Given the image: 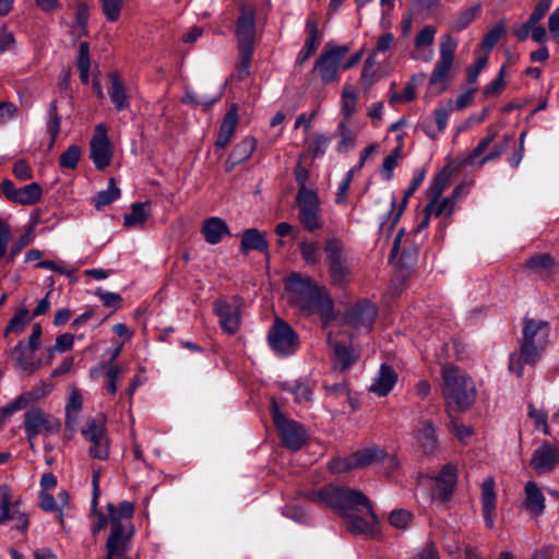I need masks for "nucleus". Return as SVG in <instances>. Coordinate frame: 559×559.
Returning a JSON list of instances; mask_svg holds the SVG:
<instances>
[{"label":"nucleus","instance_id":"obj_1","mask_svg":"<svg viewBox=\"0 0 559 559\" xmlns=\"http://www.w3.org/2000/svg\"><path fill=\"white\" fill-rule=\"evenodd\" d=\"M309 498L338 509L353 534L371 533L378 523L369 499L360 491L349 488L324 487L310 493Z\"/></svg>","mask_w":559,"mask_h":559},{"label":"nucleus","instance_id":"obj_2","mask_svg":"<svg viewBox=\"0 0 559 559\" xmlns=\"http://www.w3.org/2000/svg\"><path fill=\"white\" fill-rule=\"evenodd\" d=\"M108 519L100 514L95 524L94 532L103 530L110 524L109 536L106 542V559H122L130 549L134 534L132 518L134 506L129 501H122L118 506L108 504Z\"/></svg>","mask_w":559,"mask_h":559},{"label":"nucleus","instance_id":"obj_3","mask_svg":"<svg viewBox=\"0 0 559 559\" xmlns=\"http://www.w3.org/2000/svg\"><path fill=\"white\" fill-rule=\"evenodd\" d=\"M285 288L289 301L302 313H318L324 322L333 319V301L324 287L309 276L293 273L286 277Z\"/></svg>","mask_w":559,"mask_h":559},{"label":"nucleus","instance_id":"obj_4","mask_svg":"<svg viewBox=\"0 0 559 559\" xmlns=\"http://www.w3.org/2000/svg\"><path fill=\"white\" fill-rule=\"evenodd\" d=\"M549 324L546 321L525 319L523 342L519 352L510 355L509 370L522 377L524 367H533L548 343Z\"/></svg>","mask_w":559,"mask_h":559},{"label":"nucleus","instance_id":"obj_5","mask_svg":"<svg viewBox=\"0 0 559 559\" xmlns=\"http://www.w3.org/2000/svg\"><path fill=\"white\" fill-rule=\"evenodd\" d=\"M442 395L449 412H464L475 401L476 388L465 372L453 365L442 368Z\"/></svg>","mask_w":559,"mask_h":559},{"label":"nucleus","instance_id":"obj_6","mask_svg":"<svg viewBox=\"0 0 559 559\" xmlns=\"http://www.w3.org/2000/svg\"><path fill=\"white\" fill-rule=\"evenodd\" d=\"M236 37L240 55L237 74L239 79L242 80L250 73L255 38V8L249 3H242L240 5Z\"/></svg>","mask_w":559,"mask_h":559},{"label":"nucleus","instance_id":"obj_7","mask_svg":"<svg viewBox=\"0 0 559 559\" xmlns=\"http://www.w3.org/2000/svg\"><path fill=\"white\" fill-rule=\"evenodd\" d=\"M61 428L59 419L38 407H32L24 414V430L29 443V448L34 450V440L39 435H53Z\"/></svg>","mask_w":559,"mask_h":559},{"label":"nucleus","instance_id":"obj_8","mask_svg":"<svg viewBox=\"0 0 559 559\" xmlns=\"http://www.w3.org/2000/svg\"><path fill=\"white\" fill-rule=\"evenodd\" d=\"M456 46L457 40L450 34H445L440 38L439 59L429 80L431 85H438L441 90L445 88L454 62Z\"/></svg>","mask_w":559,"mask_h":559},{"label":"nucleus","instance_id":"obj_9","mask_svg":"<svg viewBox=\"0 0 559 559\" xmlns=\"http://www.w3.org/2000/svg\"><path fill=\"white\" fill-rule=\"evenodd\" d=\"M348 51L346 45H326L314 64V70L323 83L329 84L338 80V69L342 68V60Z\"/></svg>","mask_w":559,"mask_h":559},{"label":"nucleus","instance_id":"obj_10","mask_svg":"<svg viewBox=\"0 0 559 559\" xmlns=\"http://www.w3.org/2000/svg\"><path fill=\"white\" fill-rule=\"evenodd\" d=\"M377 317V308L367 300L358 301L352 307L344 317V326H338L343 333L347 334L350 329L356 334H364L371 331L373 321Z\"/></svg>","mask_w":559,"mask_h":559},{"label":"nucleus","instance_id":"obj_11","mask_svg":"<svg viewBox=\"0 0 559 559\" xmlns=\"http://www.w3.org/2000/svg\"><path fill=\"white\" fill-rule=\"evenodd\" d=\"M82 436L91 442L88 453L92 457L107 460L109 456V440L104 418L87 419L82 429Z\"/></svg>","mask_w":559,"mask_h":559},{"label":"nucleus","instance_id":"obj_12","mask_svg":"<svg viewBox=\"0 0 559 559\" xmlns=\"http://www.w3.org/2000/svg\"><path fill=\"white\" fill-rule=\"evenodd\" d=\"M273 421L281 435L282 441L286 448L298 450L306 440V433L302 427L296 421L287 419L280 411L278 404L272 400Z\"/></svg>","mask_w":559,"mask_h":559},{"label":"nucleus","instance_id":"obj_13","mask_svg":"<svg viewBox=\"0 0 559 559\" xmlns=\"http://www.w3.org/2000/svg\"><path fill=\"white\" fill-rule=\"evenodd\" d=\"M329 272L335 283H341L350 272V266L342 240L330 238L324 247Z\"/></svg>","mask_w":559,"mask_h":559},{"label":"nucleus","instance_id":"obj_14","mask_svg":"<svg viewBox=\"0 0 559 559\" xmlns=\"http://www.w3.org/2000/svg\"><path fill=\"white\" fill-rule=\"evenodd\" d=\"M299 222L310 231L318 230L321 224V206L317 191H302L297 193Z\"/></svg>","mask_w":559,"mask_h":559},{"label":"nucleus","instance_id":"obj_15","mask_svg":"<svg viewBox=\"0 0 559 559\" xmlns=\"http://www.w3.org/2000/svg\"><path fill=\"white\" fill-rule=\"evenodd\" d=\"M267 341L274 352L280 355H290L298 348V336L289 324L275 319L267 334Z\"/></svg>","mask_w":559,"mask_h":559},{"label":"nucleus","instance_id":"obj_16","mask_svg":"<svg viewBox=\"0 0 559 559\" xmlns=\"http://www.w3.org/2000/svg\"><path fill=\"white\" fill-rule=\"evenodd\" d=\"M497 131L493 129H488V134L484 139L479 141L477 146L471 152V154L465 158V165H477L484 166L486 163L498 159L502 153L507 150L508 143L510 141L509 136H504L503 140L497 143L491 152L484 155L481 158L477 159L479 156L484 154V152L488 148L491 142L496 139Z\"/></svg>","mask_w":559,"mask_h":559},{"label":"nucleus","instance_id":"obj_17","mask_svg":"<svg viewBox=\"0 0 559 559\" xmlns=\"http://www.w3.org/2000/svg\"><path fill=\"white\" fill-rule=\"evenodd\" d=\"M90 157L95 167L99 170L110 165L112 148L107 135V128L104 123L95 127V133L90 143Z\"/></svg>","mask_w":559,"mask_h":559},{"label":"nucleus","instance_id":"obj_18","mask_svg":"<svg viewBox=\"0 0 559 559\" xmlns=\"http://www.w3.org/2000/svg\"><path fill=\"white\" fill-rule=\"evenodd\" d=\"M343 331L340 328H333L328 333V343L334 353L335 367L345 370L349 368L356 360L348 336H343Z\"/></svg>","mask_w":559,"mask_h":559},{"label":"nucleus","instance_id":"obj_19","mask_svg":"<svg viewBox=\"0 0 559 559\" xmlns=\"http://www.w3.org/2000/svg\"><path fill=\"white\" fill-rule=\"evenodd\" d=\"M433 479L435 486L431 489V499L440 503L447 502L453 495L456 486L457 466L453 463L444 464Z\"/></svg>","mask_w":559,"mask_h":559},{"label":"nucleus","instance_id":"obj_20","mask_svg":"<svg viewBox=\"0 0 559 559\" xmlns=\"http://www.w3.org/2000/svg\"><path fill=\"white\" fill-rule=\"evenodd\" d=\"M214 312L219 319V325L224 332L235 334L240 326V309L236 300H217L214 304Z\"/></svg>","mask_w":559,"mask_h":559},{"label":"nucleus","instance_id":"obj_21","mask_svg":"<svg viewBox=\"0 0 559 559\" xmlns=\"http://www.w3.org/2000/svg\"><path fill=\"white\" fill-rule=\"evenodd\" d=\"M495 486L493 477L486 478L480 486L481 511L487 528H492L495 525L497 511V492Z\"/></svg>","mask_w":559,"mask_h":559},{"label":"nucleus","instance_id":"obj_22","mask_svg":"<svg viewBox=\"0 0 559 559\" xmlns=\"http://www.w3.org/2000/svg\"><path fill=\"white\" fill-rule=\"evenodd\" d=\"M559 463V452L548 442L537 448L531 459V466L537 474L550 472Z\"/></svg>","mask_w":559,"mask_h":559},{"label":"nucleus","instance_id":"obj_23","mask_svg":"<svg viewBox=\"0 0 559 559\" xmlns=\"http://www.w3.org/2000/svg\"><path fill=\"white\" fill-rule=\"evenodd\" d=\"M35 349L28 347L23 341L16 344L13 350V359L19 371L32 374L40 367L41 361L35 358Z\"/></svg>","mask_w":559,"mask_h":559},{"label":"nucleus","instance_id":"obj_24","mask_svg":"<svg viewBox=\"0 0 559 559\" xmlns=\"http://www.w3.org/2000/svg\"><path fill=\"white\" fill-rule=\"evenodd\" d=\"M380 461L388 462L391 467L397 465V460L394 456L386 455L383 450L377 447L366 448L353 454L355 468H364Z\"/></svg>","mask_w":559,"mask_h":559},{"label":"nucleus","instance_id":"obj_25","mask_svg":"<svg viewBox=\"0 0 559 559\" xmlns=\"http://www.w3.org/2000/svg\"><path fill=\"white\" fill-rule=\"evenodd\" d=\"M110 86L108 87V96L116 110L122 111L130 108V97L124 81L116 72L108 74Z\"/></svg>","mask_w":559,"mask_h":559},{"label":"nucleus","instance_id":"obj_26","mask_svg":"<svg viewBox=\"0 0 559 559\" xmlns=\"http://www.w3.org/2000/svg\"><path fill=\"white\" fill-rule=\"evenodd\" d=\"M437 29L432 25H426L415 37V51L414 59L423 60L425 62L431 61L433 51L431 45L435 39Z\"/></svg>","mask_w":559,"mask_h":559},{"label":"nucleus","instance_id":"obj_27","mask_svg":"<svg viewBox=\"0 0 559 559\" xmlns=\"http://www.w3.org/2000/svg\"><path fill=\"white\" fill-rule=\"evenodd\" d=\"M8 521H13V527L21 532H24L28 526L27 515L15 508L11 509L9 493L8 491H3L0 500V524H4Z\"/></svg>","mask_w":559,"mask_h":559},{"label":"nucleus","instance_id":"obj_28","mask_svg":"<svg viewBox=\"0 0 559 559\" xmlns=\"http://www.w3.org/2000/svg\"><path fill=\"white\" fill-rule=\"evenodd\" d=\"M523 508L537 516L545 512V497L535 481L530 480L524 486Z\"/></svg>","mask_w":559,"mask_h":559},{"label":"nucleus","instance_id":"obj_29","mask_svg":"<svg viewBox=\"0 0 559 559\" xmlns=\"http://www.w3.org/2000/svg\"><path fill=\"white\" fill-rule=\"evenodd\" d=\"M257 147V141L252 136H246L237 143L226 160V170L231 171L239 164L248 160Z\"/></svg>","mask_w":559,"mask_h":559},{"label":"nucleus","instance_id":"obj_30","mask_svg":"<svg viewBox=\"0 0 559 559\" xmlns=\"http://www.w3.org/2000/svg\"><path fill=\"white\" fill-rule=\"evenodd\" d=\"M238 124V108L237 105L233 104L225 115L215 141L217 148H225L230 142Z\"/></svg>","mask_w":559,"mask_h":559},{"label":"nucleus","instance_id":"obj_31","mask_svg":"<svg viewBox=\"0 0 559 559\" xmlns=\"http://www.w3.org/2000/svg\"><path fill=\"white\" fill-rule=\"evenodd\" d=\"M396 380L397 374L394 369L388 365H382L370 390L379 396H385L393 389Z\"/></svg>","mask_w":559,"mask_h":559},{"label":"nucleus","instance_id":"obj_32","mask_svg":"<svg viewBox=\"0 0 559 559\" xmlns=\"http://www.w3.org/2000/svg\"><path fill=\"white\" fill-rule=\"evenodd\" d=\"M202 234L206 242L216 245L222 241L224 236L229 235V228L224 219L213 216L203 223Z\"/></svg>","mask_w":559,"mask_h":559},{"label":"nucleus","instance_id":"obj_33","mask_svg":"<svg viewBox=\"0 0 559 559\" xmlns=\"http://www.w3.org/2000/svg\"><path fill=\"white\" fill-rule=\"evenodd\" d=\"M416 440L425 453H432L438 448V438L435 425L429 421H423L416 431Z\"/></svg>","mask_w":559,"mask_h":559},{"label":"nucleus","instance_id":"obj_34","mask_svg":"<svg viewBox=\"0 0 559 559\" xmlns=\"http://www.w3.org/2000/svg\"><path fill=\"white\" fill-rule=\"evenodd\" d=\"M267 240L265 234L260 233L255 228L246 229L242 234L240 250L248 253L250 250L267 251Z\"/></svg>","mask_w":559,"mask_h":559},{"label":"nucleus","instance_id":"obj_35","mask_svg":"<svg viewBox=\"0 0 559 559\" xmlns=\"http://www.w3.org/2000/svg\"><path fill=\"white\" fill-rule=\"evenodd\" d=\"M306 27L308 32V37L305 41L304 48L301 49L297 58V61L300 64L304 63L312 53H314L319 44V32L317 22L313 19L308 17Z\"/></svg>","mask_w":559,"mask_h":559},{"label":"nucleus","instance_id":"obj_36","mask_svg":"<svg viewBox=\"0 0 559 559\" xmlns=\"http://www.w3.org/2000/svg\"><path fill=\"white\" fill-rule=\"evenodd\" d=\"M481 12V4L475 3L464 10H462L456 17L452 21L451 29L454 32H462L468 27Z\"/></svg>","mask_w":559,"mask_h":559},{"label":"nucleus","instance_id":"obj_37","mask_svg":"<svg viewBox=\"0 0 559 559\" xmlns=\"http://www.w3.org/2000/svg\"><path fill=\"white\" fill-rule=\"evenodd\" d=\"M83 406V397L79 390L73 389L68 397L66 405V425L67 427H74L78 420V415Z\"/></svg>","mask_w":559,"mask_h":559},{"label":"nucleus","instance_id":"obj_38","mask_svg":"<svg viewBox=\"0 0 559 559\" xmlns=\"http://www.w3.org/2000/svg\"><path fill=\"white\" fill-rule=\"evenodd\" d=\"M43 195V189L39 183L32 182L20 189H17L14 203L22 205H33L40 200Z\"/></svg>","mask_w":559,"mask_h":559},{"label":"nucleus","instance_id":"obj_39","mask_svg":"<svg viewBox=\"0 0 559 559\" xmlns=\"http://www.w3.org/2000/svg\"><path fill=\"white\" fill-rule=\"evenodd\" d=\"M358 95L350 84L343 87L341 97V112L345 119H349L356 112Z\"/></svg>","mask_w":559,"mask_h":559},{"label":"nucleus","instance_id":"obj_40","mask_svg":"<svg viewBox=\"0 0 559 559\" xmlns=\"http://www.w3.org/2000/svg\"><path fill=\"white\" fill-rule=\"evenodd\" d=\"M147 205L148 203H133L131 206V212L126 214L123 217L124 226L129 228L142 227L150 215L145 210Z\"/></svg>","mask_w":559,"mask_h":559},{"label":"nucleus","instance_id":"obj_41","mask_svg":"<svg viewBox=\"0 0 559 559\" xmlns=\"http://www.w3.org/2000/svg\"><path fill=\"white\" fill-rule=\"evenodd\" d=\"M52 390V385L48 382L40 381L32 390L17 396V404L24 402L25 406L47 396Z\"/></svg>","mask_w":559,"mask_h":559},{"label":"nucleus","instance_id":"obj_42","mask_svg":"<svg viewBox=\"0 0 559 559\" xmlns=\"http://www.w3.org/2000/svg\"><path fill=\"white\" fill-rule=\"evenodd\" d=\"M527 408V416L532 420L535 429L546 436L550 435L547 412L543 408H537L533 403H528Z\"/></svg>","mask_w":559,"mask_h":559},{"label":"nucleus","instance_id":"obj_43","mask_svg":"<svg viewBox=\"0 0 559 559\" xmlns=\"http://www.w3.org/2000/svg\"><path fill=\"white\" fill-rule=\"evenodd\" d=\"M120 189L117 187L114 178H110L106 190L97 193L95 197V206L100 209L103 206L111 204L114 201L120 198Z\"/></svg>","mask_w":559,"mask_h":559},{"label":"nucleus","instance_id":"obj_44","mask_svg":"<svg viewBox=\"0 0 559 559\" xmlns=\"http://www.w3.org/2000/svg\"><path fill=\"white\" fill-rule=\"evenodd\" d=\"M427 207L428 214H433L435 217H439L441 215L450 217L454 211L455 202L453 198L447 197L441 201L439 199L437 201L430 200Z\"/></svg>","mask_w":559,"mask_h":559},{"label":"nucleus","instance_id":"obj_45","mask_svg":"<svg viewBox=\"0 0 559 559\" xmlns=\"http://www.w3.org/2000/svg\"><path fill=\"white\" fill-rule=\"evenodd\" d=\"M554 262L549 254H539L526 261L525 266L531 273L548 274Z\"/></svg>","mask_w":559,"mask_h":559},{"label":"nucleus","instance_id":"obj_46","mask_svg":"<svg viewBox=\"0 0 559 559\" xmlns=\"http://www.w3.org/2000/svg\"><path fill=\"white\" fill-rule=\"evenodd\" d=\"M47 132L50 135L49 148L55 144V141L60 132V117L57 111V103L52 100L48 108V118L46 121Z\"/></svg>","mask_w":559,"mask_h":559},{"label":"nucleus","instance_id":"obj_47","mask_svg":"<svg viewBox=\"0 0 559 559\" xmlns=\"http://www.w3.org/2000/svg\"><path fill=\"white\" fill-rule=\"evenodd\" d=\"M337 135L340 138L337 144L338 152H347L352 147H354L356 142V136L353 130L348 128L346 122L341 121L337 126Z\"/></svg>","mask_w":559,"mask_h":559},{"label":"nucleus","instance_id":"obj_48","mask_svg":"<svg viewBox=\"0 0 559 559\" xmlns=\"http://www.w3.org/2000/svg\"><path fill=\"white\" fill-rule=\"evenodd\" d=\"M376 56L374 53H370L366 59L361 70V83L365 88H369L379 78L376 70Z\"/></svg>","mask_w":559,"mask_h":559},{"label":"nucleus","instance_id":"obj_49","mask_svg":"<svg viewBox=\"0 0 559 559\" xmlns=\"http://www.w3.org/2000/svg\"><path fill=\"white\" fill-rule=\"evenodd\" d=\"M300 253L304 261L309 265H316L320 261V246L316 241H301Z\"/></svg>","mask_w":559,"mask_h":559},{"label":"nucleus","instance_id":"obj_50","mask_svg":"<svg viewBox=\"0 0 559 559\" xmlns=\"http://www.w3.org/2000/svg\"><path fill=\"white\" fill-rule=\"evenodd\" d=\"M12 239V228L9 222L0 217V259L5 262L9 255V243Z\"/></svg>","mask_w":559,"mask_h":559},{"label":"nucleus","instance_id":"obj_51","mask_svg":"<svg viewBox=\"0 0 559 559\" xmlns=\"http://www.w3.org/2000/svg\"><path fill=\"white\" fill-rule=\"evenodd\" d=\"M33 229L29 228L24 235L19 237L9 250L5 263H12L20 252L33 241Z\"/></svg>","mask_w":559,"mask_h":559},{"label":"nucleus","instance_id":"obj_52","mask_svg":"<svg viewBox=\"0 0 559 559\" xmlns=\"http://www.w3.org/2000/svg\"><path fill=\"white\" fill-rule=\"evenodd\" d=\"M331 143V136L324 134H316L308 145V150L313 158L321 157L325 154Z\"/></svg>","mask_w":559,"mask_h":559},{"label":"nucleus","instance_id":"obj_53","mask_svg":"<svg viewBox=\"0 0 559 559\" xmlns=\"http://www.w3.org/2000/svg\"><path fill=\"white\" fill-rule=\"evenodd\" d=\"M81 157V148L73 144L68 147L66 152L60 155V167L67 169H74Z\"/></svg>","mask_w":559,"mask_h":559},{"label":"nucleus","instance_id":"obj_54","mask_svg":"<svg viewBox=\"0 0 559 559\" xmlns=\"http://www.w3.org/2000/svg\"><path fill=\"white\" fill-rule=\"evenodd\" d=\"M449 185V174L445 171H442L439 174L430 185L428 189V197L430 200L437 201L440 199L443 191L447 189Z\"/></svg>","mask_w":559,"mask_h":559},{"label":"nucleus","instance_id":"obj_55","mask_svg":"<svg viewBox=\"0 0 559 559\" xmlns=\"http://www.w3.org/2000/svg\"><path fill=\"white\" fill-rule=\"evenodd\" d=\"M401 157H402V147L400 145L396 148H394L393 152L384 158L381 173H382V176L386 180H390L392 178L393 169L397 166Z\"/></svg>","mask_w":559,"mask_h":559},{"label":"nucleus","instance_id":"obj_56","mask_svg":"<svg viewBox=\"0 0 559 559\" xmlns=\"http://www.w3.org/2000/svg\"><path fill=\"white\" fill-rule=\"evenodd\" d=\"M449 429L461 442H465L474 433L471 426L464 425L459 418L454 417L450 420Z\"/></svg>","mask_w":559,"mask_h":559},{"label":"nucleus","instance_id":"obj_57","mask_svg":"<svg viewBox=\"0 0 559 559\" xmlns=\"http://www.w3.org/2000/svg\"><path fill=\"white\" fill-rule=\"evenodd\" d=\"M506 29L502 23H497L485 36L481 46L486 50H491L499 39L504 35Z\"/></svg>","mask_w":559,"mask_h":559},{"label":"nucleus","instance_id":"obj_58","mask_svg":"<svg viewBox=\"0 0 559 559\" xmlns=\"http://www.w3.org/2000/svg\"><path fill=\"white\" fill-rule=\"evenodd\" d=\"M453 110V100H448L447 107L440 106L435 109L433 116L439 132H443L448 126L449 115Z\"/></svg>","mask_w":559,"mask_h":559},{"label":"nucleus","instance_id":"obj_59","mask_svg":"<svg viewBox=\"0 0 559 559\" xmlns=\"http://www.w3.org/2000/svg\"><path fill=\"white\" fill-rule=\"evenodd\" d=\"M28 320V311L21 310L10 320L5 329V333L14 332L16 334H21L24 331V328L27 324Z\"/></svg>","mask_w":559,"mask_h":559},{"label":"nucleus","instance_id":"obj_60","mask_svg":"<svg viewBox=\"0 0 559 559\" xmlns=\"http://www.w3.org/2000/svg\"><path fill=\"white\" fill-rule=\"evenodd\" d=\"M408 199L409 198H406V192H404L403 200H402L401 204L396 207V200H395L394 194H392V197H391L392 210L388 214V217H386V221H388V223H390L391 227H394L397 224L401 215L403 214V212L407 205Z\"/></svg>","mask_w":559,"mask_h":559},{"label":"nucleus","instance_id":"obj_61","mask_svg":"<svg viewBox=\"0 0 559 559\" xmlns=\"http://www.w3.org/2000/svg\"><path fill=\"white\" fill-rule=\"evenodd\" d=\"M103 12L107 20L115 22L120 16L122 0H100Z\"/></svg>","mask_w":559,"mask_h":559},{"label":"nucleus","instance_id":"obj_62","mask_svg":"<svg viewBox=\"0 0 559 559\" xmlns=\"http://www.w3.org/2000/svg\"><path fill=\"white\" fill-rule=\"evenodd\" d=\"M416 96V84L414 80H411L405 87L403 88L402 93H394L390 97L391 104H396L400 102H411Z\"/></svg>","mask_w":559,"mask_h":559},{"label":"nucleus","instance_id":"obj_63","mask_svg":"<svg viewBox=\"0 0 559 559\" xmlns=\"http://www.w3.org/2000/svg\"><path fill=\"white\" fill-rule=\"evenodd\" d=\"M413 515L411 512L405 510H394L390 514V523L396 528H406L412 521Z\"/></svg>","mask_w":559,"mask_h":559},{"label":"nucleus","instance_id":"obj_64","mask_svg":"<svg viewBox=\"0 0 559 559\" xmlns=\"http://www.w3.org/2000/svg\"><path fill=\"white\" fill-rule=\"evenodd\" d=\"M290 392L297 402L310 401L312 397V390L304 382H298L293 386L285 388Z\"/></svg>","mask_w":559,"mask_h":559}]
</instances>
